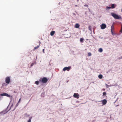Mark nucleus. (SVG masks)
<instances>
[{"mask_svg": "<svg viewBox=\"0 0 122 122\" xmlns=\"http://www.w3.org/2000/svg\"><path fill=\"white\" fill-rule=\"evenodd\" d=\"M111 15L115 19H119L121 18V17L120 16H119L118 15L113 13H111Z\"/></svg>", "mask_w": 122, "mask_h": 122, "instance_id": "f257e3e1", "label": "nucleus"}, {"mask_svg": "<svg viewBox=\"0 0 122 122\" xmlns=\"http://www.w3.org/2000/svg\"><path fill=\"white\" fill-rule=\"evenodd\" d=\"M111 32L113 35H115V34L114 33V26L113 25L111 27Z\"/></svg>", "mask_w": 122, "mask_h": 122, "instance_id": "f03ea898", "label": "nucleus"}, {"mask_svg": "<svg viewBox=\"0 0 122 122\" xmlns=\"http://www.w3.org/2000/svg\"><path fill=\"white\" fill-rule=\"evenodd\" d=\"M48 80V79L46 77H44L42 79L41 81L43 83H46L47 82Z\"/></svg>", "mask_w": 122, "mask_h": 122, "instance_id": "7ed1b4c3", "label": "nucleus"}, {"mask_svg": "<svg viewBox=\"0 0 122 122\" xmlns=\"http://www.w3.org/2000/svg\"><path fill=\"white\" fill-rule=\"evenodd\" d=\"M0 95L1 96H6L7 97H11L12 98V96H11L10 95L6 93L1 94H0Z\"/></svg>", "mask_w": 122, "mask_h": 122, "instance_id": "20e7f679", "label": "nucleus"}, {"mask_svg": "<svg viewBox=\"0 0 122 122\" xmlns=\"http://www.w3.org/2000/svg\"><path fill=\"white\" fill-rule=\"evenodd\" d=\"M10 77L9 76L5 78V82L7 84H9L10 82Z\"/></svg>", "mask_w": 122, "mask_h": 122, "instance_id": "39448f33", "label": "nucleus"}, {"mask_svg": "<svg viewBox=\"0 0 122 122\" xmlns=\"http://www.w3.org/2000/svg\"><path fill=\"white\" fill-rule=\"evenodd\" d=\"M100 27L102 29H103L106 28V25L105 24L103 23L101 25Z\"/></svg>", "mask_w": 122, "mask_h": 122, "instance_id": "423d86ee", "label": "nucleus"}, {"mask_svg": "<svg viewBox=\"0 0 122 122\" xmlns=\"http://www.w3.org/2000/svg\"><path fill=\"white\" fill-rule=\"evenodd\" d=\"M71 68V67L70 66L66 67L63 68V70L64 71H65L66 70H67L68 71H69V70Z\"/></svg>", "mask_w": 122, "mask_h": 122, "instance_id": "0eeeda50", "label": "nucleus"}, {"mask_svg": "<svg viewBox=\"0 0 122 122\" xmlns=\"http://www.w3.org/2000/svg\"><path fill=\"white\" fill-rule=\"evenodd\" d=\"M73 97H74L78 99L79 98V95L78 93H75L74 94Z\"/></svg>", "mask_w": 122, "mask_h": 122, "instance_id": "6e6552de", "label": "nucleus"}, {"mask_svg": "<svg viewBox=\"0 0 122 122\" xmlns=\"http://www.w3.org/2000/svg\"><path fill=\"white\" fill-rule=\"evenodd\" d=\"M101 101L102 102V104L103 105H104L106 104L107 103V101L105 99H104L102 100Z\"/></svg>", "mask_w": 122, "mask_h": 122, "instance_id": "1a4fd4ad", "label": "nucleus"}, {"mask_svg": "<svg viewBox=\"0 0 122 122\" xmlns=\"http://www.w3.org/2000/svg\"><path fill=\"white\" fill-rule=\"evenodd\" d=\"M80 25L78 23H76L75 25V27L76 28H79L80 27Z\"/></svg>", "mask_w": 122, "mask_h": 122, "instance_id": "9d476101", "label": "nucleus"}, {"mask_svg": "<svg viewBox=\"0 0 122 122\" xmlns=\"http://www.w3.org/2000/svg\"><path fill=\"white\" fill-rule=\"evenodd\" d=\"M55 32V31H51L50 33V35L51 36H52L54 35V34Z\"/></svg>", "mask_w": 122, "mask_h": 122, "instance_id": "9b49d317", "label": "nucleus"}, {"mask_svg": "<svg viewBox=\"0 0 122 122\" xmlns=\"http://www.w3.org/2000/svg\"><path fill=\"white\" fill-rule=\"evenodd\" d=\"M102 75L100 74L98 75V77L100 79H101L102 78Z\"/></svg>", "mask_w": 122, "mask_h": 122, "instance_id": "f8f14e48", "label": "nucleus"}, {"mask_svg": "<svg viewBox=\"0 0 122 122\" xmlns=\"http://www.w3.org/2000/svg\"><path fill=\"white\" fill-rule=\"evenodd\" d=\"M98 51L99 52H102L103 51V50L102 48H100L98 50Z\"/></svg>", "mask_w": 122, "mask_h": 122, "instance_id": "ddd939ff", "label": "nucleus"}, {"mask_svg": "<svg viewBox=\"0 0 122 122\" xmlns=\"http://www.w3.org/2000/svg\"><path fill=\"white\" fill-rule=\"evenodd\" d=\"M40 45V44H39V45L38 46H37L35 47L34 48V50H35L36 49H37L39 47Z\"/></svg>", "mask_w": 122, "mask_h": 122, "instance_id": "4468645a", "label": "nucleus"}, {"mask_svg": "<svg viewBox=\"0 0 122 122\" xmlns=\"http://www.w3.org/2000/svg\"><path fill=\"white\" fill-rule=\"evenodd\" d=\"M111 7L112 8H114L115 7V4H112L111 5Z\"/></svg>", "mask_w": 122, "mask_h": 122, "instance_id": "2eb2a0df", "label": "nucleus"}, {"mask_svg": "<svg viewBox=\"0 0 122 122\" xmlns=\"http://www.w3.org/2000/svg\"><path fill=\"white\" fill-rule=\"evenodd\" d=\"M83 40H84V39L83 38H81L80 39V42H83Z\"/></svg>", "mask_w": 122, "mask_h": 122, "instance_id": "dca6fc26", "label": "nucleus"}, {"mask_svg": "<svg viewBox=\"0 0 122 122\" xmlns=\"http://www.w3.org/2000/svg\"><path fill=\"white\" fill-rule=\"evenodd\" d=\"M35 83L36 85H38L39 84V82L38 81H36L35 82Z\"/></svg>", "mask_w": 122, "mask_h": 122, "instance_id": "f3484780", "label": "nucleus"}, {"mask_svg": "<svg viewBox=\"0 0 122 122\" xmlns=\"http://www.w3.org/2000/svg\"><path fill=\"white\" fill-rule=\"evenodd\" d=\"M88 56H91L92 55L91 53L90 52H89L88 53Z\"/></svg>", "mask_w": 122, "mask_h": 122, "instance_id": "a211bd4d", "label": "nucleus"}, {"mask_svg": "<svg viewBox=\"0 0 122 122\" xmlns=\"http://www.w3.org/2000/svg\"><path fill=\"white\" fill-rule=\"evenodd\" d=\"M106 94V93L105 92H103V96H105Z\"/></svg>", "mask_w": 122, "mask_h": 122, "instance_id": "6ab92c4d", "label": "nucleus"}, {"mask_svg": "<svg viewBox=\"0 0 122 122\" xmlns=\"http://www.w3.org/2000/svg\"><path fill=\"white\" fill-rule=\"evenodd\" d=\"M31 118H30L29 120L28 121V122H31Z\"/></svg>", "mask_w": 122, "mask_h": 122, "instance_id": "aec40b11", "label": "nucleus"}, {"mask_svg": "<svg viewBox=\"0 0 122 122\" xmlns=\"http://www.w3.org/2000/svg\"><path fill=\"white\" fill-rule=\"evenodd\" d=\"M111 8V7H110L107 6L106 7V8L107 9H110Z\"/></svg>", "mask_w": 122, "mask_h": 122, "instance_id": "412c9836", "label": "nucleus"}, {"mask_svg": "<svg viewBox=\"0 0 122 122\" xmlns=\"http://www.w3.org/2000/svg\"><path fill=\"white\" fill-rule=\"evenodd\" d=\"M120 32H122V25L121 28V29L120 30Z\"/></svg>", "mask_w": 122, "mask_h": 122, "instance_id": "4be33fe9", "label": "nucleus"}, {"mask_svg": "<svg viewBox=\"0 0 122 122\" xmlns=\"http://www.w3.org/2000/svg\"><path fill=\"white\" fill-rule=\"evenodd\" d=\"M118 58L119 59H122V56L121 57H119Z\"/></svg>", "mask_w": 122, "mask_h": 122, "instance_id": "5701e85b", "label": "nucleus"}, {"mask_svg": "<svg viewBox=\"0 0 122 122\" xmlns=\"http://www.w3.org/2000/svg\"><path fill=\"white\" fill-rule=\"evenodd\" d=\"M21 100V98H20L19 100V101H18V103H19V102H20V101Z\"/></svg>", "mask_w": 122, "mask_h": 122, "instance_id": "b1692460", "label": "nucleus"}, {"mask_svg": "<svg viewBox=\"0 0 122 122\" xmlns=\"http://www.w3.org/2000/svg\"><path fill=\"white\" fill-rule=\"evenodd\" d=\"M84 6H86V7H88V6L87 5H84Z\"/></svg>", "mask_w": 122, "mask_h": 122, "instance_id": "393cba45", "label": "nucleus"}, {"mask_svg": "<svg viewBox=\"0 0 122 122\" xmlns=\"http://www.w3.org/2000/svg\"><path fill=\"white\" fill-rule=\"evenodd\" d=\"M33 65H34V64L33 63H31V66H32Z\"/></svg>", "mask_w": 122, "mask_h": 122, "instance_id": "a878e982", "label": "nucleus"}, {"mask_svg": "<svg viewBox=\"0 0 122 122\" xmlns=\"http://www.w3.org/2000/svg\"><path fill=\"white\" fill-rule=\"evenodd\" d=\"M44 49H43V53H44Z\"/></svg>", "mask_w": 122, "mask_h": 122, "instance_id": "bb28decb", "label": "nucleus"}, {"mask_svg": "<svg viewBox=\"0 0 122 122\" xmlns=\"http://www.w3.org/2000/svg\"><path fill=\"white\" fill-rule=\"evenodd\" d=\"M76 6H77V5H76Z\"/></svg>", "mask_w": 122, "mask_h": 122, "instance_id": "cd10ccee", "label": "nucleus"}, {"mask_svg": "<svg viewBox=\"0 0 122 122\" xmlns=\"http://www.w3.org/2000/svg\"><path fill=\"white\" fill-rule=\"evenodd\" d=\"M77 1H78V0H77Z\"/></svg>", "mask_w": 122, "mask_h": 122, "instance_id": "c85d7f7f", "label": "nucleus"}]
</instances>
